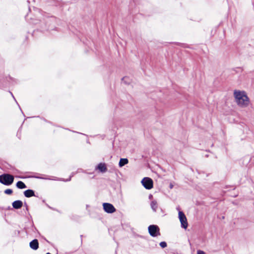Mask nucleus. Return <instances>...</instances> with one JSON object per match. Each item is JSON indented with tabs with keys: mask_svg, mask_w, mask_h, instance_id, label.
<instances>
[{
	"mask_svg": "<svg viewBox=\"0 0 254 254\" xmlns=\"http://www.w3.org/2000/svg\"><path fill=\"white\" fill-rule=\"evenodd\" d=\"M196 254H206V253L202 250H198L196 252Z\"/></svg>",
	"mask_w": 254,
	"mask_h": 254,
	"instance_id": "f3484780",
	"label": "nucleus"
},
{
	"mask_svg": "<svg viewBox=\"0 0 254 254\" xmlns=\"http://www.w3.org/2000/svg\"><path fill=\"white\" fill-rule=\"evenodd\" d=\"M178 217L181 224V227L185 229H187L188 226V223L185 214L182 211H180L178 213Z\"/></svg>",
	"mask_w": 254,
	"mask_h": 254,
	"instance_id": "20e7f679",
	"label": "nucleus"
},
{
	"mask_svg": "<svg viewBox=\"0 0 254 254\" xmlns=\"http://www.w3.org/2000/svg\"><path fill=\"white\" fill-rule=\"evenodd\" d=\"M152 197V195H150V196H149L150 198H151Z\"/></svg>",
	"mask_w": 254,
	"mask_h": 254,
	"instance_id": "6ab92c4d",
	"label": "nucleus"
},
{
	"mask_svg": "<svg viewBox=\"0 0 254 254\" xmlns=\"http://www.w3.org/2000/svg\"><path fill=\"white\" fill-rule=\"evenodd\" d=\"M233 97L236 105L239 107L245 108L249 106L250 100L245 91L235 90L233 92Z\"/></svg>",
	"mask_w": 254,
	"mask_h": 254,
	"instance_id": "f257e3e1",
	"label": "nucleus"
},
{
	"mask_svg": "<svg viewBox=\"0 0 254 254\" xmlns=\"http://www.w3.org/2000/svg\"><path fill=\"white\" fill-rule=\"evenodd\" d=\"M24 195L27 197H29L34 195V191L31 190H28L24 191Z\"/></svg>",
	"mask_w": 254,
	"mask_h": 254,
	"instance_id": "9d476101",
	"label": "nucleus"
},
{
	"mask_svg": "<svg viewBox=\"0 0 254 254\" xmlns=\"http://www.w3.org/2000/svg\"><path fill=\"white\" fill-rule=\"evenodd\" d=\"M97 168L102 172H105L107 170L105 164L102 163L99 164L97 166Z\"/></svg>",
	"mask_w": 254,
	"mask_h": 254,
	"instance_id": "9b49d317",
	"label": "nucleus"
},
{
	"mask_svg": "<svg viewBox=\"0 0 254 254\" xmlns=\"http://www.w3.org/2000/svg\"><path fill=\"white\" fill-rule=\"evenodd\" d=\"M122 80L123 82L126 84L128 83L129 82V79L127 76L124 77Z\"/></svg>",
	"mask_w": 254,
	"mask_h": 254,
	"instance_id": "4468645a",
	"label": "nucleus"
},
{
	"mask_svg": "<svg viewBox=\"0 0 254 254\" xmlns=\"http://www.w3.org/2000/svg\"><path fill=\"white\" fill-rule=\"evenodd\" d=\"M22 206V202L20 200H16L12 203V206L15 209H19Z\"/></svg>",
	"mask_w": 254,
	"mask_h": 254,
	"instance_id": "6e6552de",
	"label": "nucleus"
},
{
	"mask_svg": "<svg viewBox=\"0 0 254 254\" xmlns=\"http://www.w3.org/2000/svg\"><path fill=\"white\" fill-rule=\"evenodd\" d=\"M103 206L104 211L108 213H112L116 211V208L111 203H104Z\"/></svg>",
	"mask_w": 254,
	"mask_h": 254,
	"instance_id": "423d86ee",
	"label": "nucleus"
},
{
	"mask_svg": "<svg viewBox=\"0 0 254 254\" xmlns=\"http://www.w3.org/2000/svg\"><path fill=\"white\" fill-rule=\"evenodd\" d=\"M173 188V185H170V188Z\"/></svg>",
	"mask_w": 254,
	"mask_h": 254,
	"instance_id": "a211bd4d",
	"label": "nucleus"
},
{
	"mask_svg": "<svg viewBox=\"0 0 254 254\" xmlns=\"http://www.w3.org/2000/svg\"><path fill=\"white\" fill-rule=\"evenodd\" d=\"M142 186L147 190H150L153 187V180L149 177L144 178L141 182Z\"/></svg>",
	"mask_w": 254,
	"mask_h": 254,
	"instance_id": "39448f33",
	"label": "nucleus"
},
{
	"mask_svg": "<svg viewBox=\"0 0 254 254\" xmlns=\"http://www.w3.org/2000/svg\"><path fill=\"white\" fill-rule=\"evenodd\" d=\"M128 162L127 159V158H121L120 160L119 165L120 167H122L124 165L127 164Z\"/></svg>",
	"mask_w": 254,
	"mask_h": 254,
	"instance_id": "1a4fd4ad",
	"label": "nucleus"
},
{
	"mask_svg": "<svg viewBox=\"0 0 254 254\" xmlns=\"http://www.w3.org/2000/svg\"><path fill=\"white\" fill-rule=\"evenodd\" d=\"M14 180L13 176L9 174H4L0 176V182L5 185H11Z\"/></svg>",
	"mask_w": 254,
	"mask_h": 254,
	"instance_id": "f03ea898",
	"label": "nucleus"
},
{
	"mask_svg": "<svg viewBox=\"0 0 254 254\" xmlns=\"http://www.w3.org/2000/svg\"><path fill=\"white\" fill-rule=\"evenodd\" d=\"M160 246H161V247H162V248H166L167 247V244L166 242H162L160 243Z\"/></svg>",
	"mask_w": 254,
	"mask_h": 254,
	"instance_id": "dca6fc26",
	"label": "nucleus"
},
{
	"mask_svg": "<svg viewBox=\"0 0 254 254\" xmlns=\"http://www.w3.org/2000/svg\"><path fill=\"white\" fill-rule=\"evenodd\" d=\"M16 187L20 189H25L26 188V185L21 181H18L16 184Z\"/></svg>",
	"mask_w": 254,
	"mask_h": 254,
	"instance_id": "f8f14e48",
	"label": "nucleus"
},
{
	"mask_svg": "<svg viewBox=\"0 0 254 254\" xmlns=\"http://www.w3.org/2000/svg\"><path fill=\"white\" fill-rule=\"evenodd\" d=\"M151 208L153 211H155L157 208V204L156 201H152L150 204Z\"/></svg>",
	"mask_w": 254,
	"mask_h": 254,
	"instance_id": "ddd939ff",
	"label": "nucleus"
},
{
	"mask_svg": "<svg viewBox=\"0 0 254 254\" xmlns=\"http://www.w3.org/2000/svg\"><path fill=\"white\" fill-rule=\"evenodd\" d=\"M46 254H51L48 253H47Z\"/></svg>",
	"mask_w": 254,
	"mask_h": 254,
	"instance_id": "aec40b11",
	"label": "nucleus"
},
{
	"mask_svg": "<svg viewBox=\"0 0 254 254\" xmlns=\"http://www.w3.org/2000/svg\"><path fill=\"white\" fill-rule=\"evenodd\" d=\"M148 229L149 234L152 237H155L160 235V229L157 225H150Z\"/></svg>",
	"mask_w": 254,
	"mask_h": 254,
	"instance_id": "7ed1b4c3",
	"label": "nucleus"
},
{
	"mask_svg": "<svg viewBox=\"0 0 254 254\" xmlns=\"http://www.w3.org/2000/svg\"><path fill=\"white\" fill-rule=\"evenodd\" d=\"M5 193L7 194H10L12 192V190L11 189H6L4 191Z\"/></svg>",
	"mask_w": 254,
	"mask_h": 254,
	"instance_id": "2eb2a0df",
	"label": "nucleus"
},
{
	"mask_svg": "<svg viewBox=\"0 0 254 254\" xmlns=\"http://www.w3.org/2000/svg\"><path fill=\"white\" fill-rule=\"evenodd\" d=\"M30 247L31 249L34 250H36L38 249L39 243L38 240L35 239L30 243Z\"/></svg>",
	"mask_w": 254,
	"mask_h": 254,
	"instance_id": "0eeeda50",
	"label": "nucleus"
}]
</instances>
